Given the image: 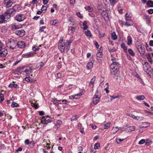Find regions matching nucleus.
<instances>
[{
  "mask_svg": "<svg viewBox=\"0 0 153 153\" xmlns=\"http://www.w3.org/2000/svg\"><path fill=\"white\" fill-rule=\"evenodd\" d=\"M39 48L37 46H34L33 47L32 50L33 51H36L38 50Z\"/></svg>",
  "mask_w": 153,
  "mask_h": 153,
  "instance_id": "54",
  "label": "nucleus"
},
{
  "mask_svg": "<svg viewBox=\"0 0 153 153\" xmlns=\"http://www.w3.org/2000/svg\"><path fill=\"white\" fill-rule=\"evenodd\" d=\"M127 40L128 41L127 45H130L131 44L132 40V38L131 36H128L127 38Z\"/></svg>",
  "mask_w": 153,
  "mask_h": 153,
  "instance_id": "27",
  "label": "nucleus"
},
{
  "mask_svg": "<svg viewBox=\"0 0 153 153\" xmlns=\"http://www.w3.org/2000/svg\"><path fill=\"white\" fill-rule=\"evenodd\" d=\"M135 127L134 126H129L126 128V131L130 132L134 131L135 129Z\"/></svg>",
  "mask_w": 153,
  "mask_h": 153,
  "instance_id": "22",
  "label": "nucleus"
},
{
  "mask_svg": "<svg viewBox=\"0 0 153 153\" xmlns=\"http://www.w3.org/2000/svg\"><path fill=\"white\" fill-rule=\"evenodd\" d=\"M102 16H104L105 15L106 12L104 10L102 11L101 13H100Z\"/></svg>",
  "mask_w": 153,
  "mask_h": 153,
  "instance_id": "62",
  "label": "nucleus"
},
{
  "mask_svg": "<svg viewBox=\"0 0 153 153\" xmlns=\"http://www.w3.org/2000/svg\"><path fill=\"white\" fill-rule=\"evenodd\" d=\"M110 2L112 5H114L116 2V0H109Z\"/></svg>",
  "mask_w": 153,
  "mask_h": 153,
  "instance_id": "56",
  "label": "nucleus"
},
{
  "mask_svg": "<svg viewBox=\"0 0 153 153\" xmlns=\"http://www.w3.org/2000/svg\"><path fill=\"white\" fill-rule=\"evenodd\" d=\"M148 13L149 14L153 13V9H150L148 10Z\"/></svg>",
  "mask_w": 153,
  "mask_h": 153,
  "instance_id": "61",
  "label": "nucleus"
},
{
  "mask_svg": "<svg viewBox=\"0 0 153 153\" xmlns=\"http://www.w3.org/2000/svg\"><path fill=\"white\" fill-rule=\"evenodd\" d=\"M9 87L10 88L14 87L16 88H19V86L17 84L12 83H10L9 85Z\"/></svg>",
  "mask_w": 153,
  "mask_h": 153,
  "instance_id": "35",
  "label": "nucleus"
},
{
  "mask_svg": "<svg viewBox=\"0 0 153 153\" xmlns=\"http://www.w3.org/2000/svg\"><path fill=\"white\" fill-rule=\"evenodd\" d=\"M145 97L143 95L137 96L136 97V99L138 100L141 101L145 99Z\"/></svg>",
  "mask_w": 153,
  "mask_h": 153,
  "instance_id": "28",
  "label": "nucleus"
},
{
  "mask_svg": "<svg viewBox=\"0 0 153 153\" xmlns=\"http://www.w3.org/2000/svg\"><path fill=\"white\" fill-rule=\"evenodd\" d=\"M25 80L27 82H31L34 81V80L32 79L30 77H26L25 78Z\"/></svg>",
  "mask_w": 153,
  "mask_h": 153,
  "instance_id": "40",
  "label": "nucleus"
},
{
  "mask_svg": "<svg viewBox=\"0 0 153 153\" xmlns=\"http://www.w3.org/2000/svg\"><path fill=\"white\" fill-rule=\"evenodd\" d=\"M147 5H149L150 7H153V1H148L147 2Z\"/></svg>",
  "mask_w": 153,
  "mask_h": 153,
  "instance_id": "43",
  "label": "nucleus"
},
{
  "mask_svg": "<svg viewBox=\"0 0 153 153\" xmlns=\"http://www.w3.org/2000/svg\"><path fill=\"white\" fill-rule=\"evenodd\" d=\"M82 92L80 93L79 94H78L76 95H74V96H71L69 97V98L70 99H79L80 97L82 95Z\"/></svg>",
  "mask_w": 153,
  "mask_h": 153,
  "instance_id": "17",
  "label": "nucleus"
},
{
  "mask_svg": "<svg viewBox=\"0 0 153 153\" xmlns=\"http://www.w3.org/2000/svg\"><path fill=\"white\" fill-rule=\"evenodd\" d=\"M7 49L3 48L2 47L0 48V56L4 57L7 54Z\"/></svg>",
  "mask_w": 153,
  "mask_h": 153,
  "instance_id": "7",
  "label": "nucleus"
},
{
  "mask_svg": "<svg viewBox=\"0 0 153 153\" xmlns=\"http://www.w3.org/2000/svg\"><path fill=\"white\" fill-rule=\"evenodd\" d=\"M147 58L149 60V61L150 62L151 64L153 63L152 59L150 55H148L147 56Z\"/></svg>",
  "mask_w": 153,
  "mask_h": 153,
  "instance_id": "53",
  "label": "nucleus"
},
{
  "mask_svg": "<svg viewBox=\"0 0 153 153\" xmlns=\"http://www.w3.org/2000/svg\"><path fill=\"white\" fill-rule=\"evenodd\" d=\"M120 66L118 63L116 64L111 63L110 66V71L111 74L115 75L117 73L120 69Z\"/></svg>",
  "mask_w": 153,
  "mask_h": 153,
  "instance_id": "1",
  "label": "nucleus"
},
{
  "mask_svg": "<svg viewBox=\"0 0 153 153\" xmlns=\"http://www.w3.org/2000/svg\"><path fill=\"white\" fill-rule=\"evenodd\" d=\"M76 15L77 16L80 18L81 19L83 17L81 15V14H80L79 12H77V13H76Z\"/></svg>",
  "mask_w": 153,
  "mask_h": 153,
  "instance_id": "59",
  "label": "nucleus"
},
{
  "mask_svg": "<svg viewBox=\"0 0 153 153\" xmlns=\"http://www.w3.org/2000/svg\"><path fill=\"white\" fill-rule=\"evenodd\" d=\"M16 45L20 48H25L26 46V45L24 41H19L16 43Z\"/></svg>",
  "mask_w": 153,
  "mask_h": 153,
  "instance_id": "8",
  "label": "nucleus"
},
{
  "mask_svg": "<svg viewBox=\"0 0 153 153\" xmlns=\"http://www.w3.org/2000/svg\"><path fill=\"white\" fill-rule=\"evenodd\" d=\"M137 48L140 53L144 54L145 49L143 45L141 44L138 45Z\"/></svg>",
  "mask_w": 153,
  "mask_h": 153,
  "instance_id": "12",
  "label": "nucleus"
},
{
  "mask_svg": "<svg viewBox=\"0 0 153 153\" xmlns=\"http://www.w3.org/2000/svg\"><path fill=\"white\" fill-rule=\"evenodd\" d=\"M85 8L89 12H92L93 9V8L92 7H91L90 6L86 7H85Z\"/></svg>",
  "mask_w": 153,
  "mask_h": 153,
  "instance_id": "41",
  "label": "nucleus"
},
{
  "mask_svg": "<svg viewBox=\"0 0 153 153\" xmlns=\"http://www.w3.org/2000/svg\"><path fill=\"white\" fill-rule=\"evenodd\" d=\"M88 14L89 16L93 18L97 16L96 12H93V13H89Z\"/></svg>",
  "mask_w": 153,
  "mask_h": 153,
  "instance_id": "42",
  "label": "nucleus"
},
{
  "mask_svg": "<svg viewBox=\"0 0 153 153\" xmlns=\"http://www.w3.org/2000/svg\"><path fill=\"white\" fill-rule=\"evenodd\" d=\"M150 123L147 122H144L142 123V127L146 128L149 126Z\"/></svg>",
  "mask_w": 153,
  "mask_h": 153,
  "instance_id": "38",
  "label": "nucleus"
},
{
  "mask_svg": "<svg viewBox=\"0 0 153 153\" xmlns=\"http://www.w3.org/2000/svg\"><path fill=\"white\" fill-rule=\"evenodd\" d=\"M4 4H5L7 7H9L13 4V2L11 0H4Z\"/></svg>",
  "mask_w": 153,
  "mask_h": 153,
  "instance_id": "16",
  "label": "nucleus"
},
{
  "mask_svg": "<svg viewBox=\"0 0 153 153\" xmlns=\"http://www.w3.org/2000/svg\"><path fill=\"white\" fill-rule=\"evenodd\" d=\"M119 129H120L121 131H126V128H124V127H120Z\"/></svg>",
  "mask_w": 153,
  "mask_h": 153,
  "instance_id": "60",
  "label": "nucleus"
},
{
  "mask_svg": "<svg viewBox=\"0 0 153 153\" xmlns=\"http://www.w3.org/2000/svg\"><path fill=\"white\" fill-rule=\"evenodd\" d=\"M21 60H17L13 64V66H15L17 65L20 61Z\"/></svg>",
  "mask_w": 153,
  "mask_h": 153,
  "instance_id": "64",
  "label": "nucleus"
},
{
  "mask_svg": "<svg viewBox=\"0 0 153 153\" xmlns=\"http://www.w3.org/2000/svg\"><path fill=\"white\" fill-rule=\"evenodd\" d=\"M47 9V7L46 6L43 5L42 7L41 8V10L44 13H45L46 11V10Z\"/></svg>",
  "mask_w": 153,
  "mask_h": 153,
  "instance_id": "48",
  "label": "nucleus"
},
{
  "mask_svg": "<svg viewBox=\"0 0 153 153\" xmlns=\"http://www.w3.org/2000/svg\"><path fill=\"white\" fill-rule=\"evenodd\" d=\"M98 52L97 54V57L102 58V51L100 49V50H98Z\"/></svg>",
  "mask_w": 153,
  "mask_h": 153,
  "instance_id": "30",
  "label": "nucleus"
},
{
  "mask_svg": "<svg viewBox=\"0 0 153 153\" xmlns=\"http://www.w3.org/2000/svg\"><path fill=\"white\" fill-rule=\"evenodd\" d=\"M81 28L84 30H87L88 27L87 25V22L85 21L82 23V25H81Z\"/></svg>",
  "mask_w": 153,
  "mask_h": 153,
  "instance_id": "21",
  "label": "nucleus"
},
{
  "mask_svg": "<svg viewBox=\"0 0 153 153\" xmlns=\"http://www.w3.org/2000/svg\"><path fill=\"white\" fill-rule=\"evenodd\" d=\"M13 9L15 10L16 11V10H19L21 9L20 5L19 4H16L13 7Z\"/></svg>",
  "mask_w": 153,
  "mask_h": 153,
  "instance_id": "37",
  "label": "nucleus"
},
{
  "mask_svg": "<svg viewBox=\"0 0 153 153\" xmlns=\"http://www.w3.org/2000/svg\"><path fill=\"white\" fill-rule=\"evenodd\" d=\"M6 21L5 20L3 14L0 15V23H2L5 22Z\"/></svg>",
  "mask_w": 153,
  "mask_h": 153,
  "instance_id": "31",
  "label": "nucleus"
},
{
  "mask_svg": "<svg viewBox=\"0 0 153 153\" xmlns=\"http://www.w3.org/2000/svg\"><path fill=\"white\" fill-rule=\"evenodd\" d=\"M131 15L130 14V13L127 12L125 15V19H131Z\"/></svg>",
  "mask_w": 153,
  "mask_h": 153,
  "instance_id": "32",
  "label": "nucleus"
},
{
  "mask_svg": "<svg viewBox=\"0 0 153 153\" xmlns=\"http://www.w3.org/2000/svg\"><path fill=\"white\" fill-rule=\"evenodd\" d=\"M4 16V19L5 20L6 22L9 21V19L11 16L10 15L8 14L7 13L5 12L3 14Z\"/></svg>",
  "mask_w": 153,
  "mask_h": 153,
  "instance_id": "18",
  "label": "nucleus"
},
{
  "mask_svg": "<svg viewBox=\"0 0 153 153\" xmlns=\"http://www.w3.org/2000/svg\"><path fill=\"white\" fill-rule=\"evenodd\" d=\"M25 19V16L22 14H19L16 16L15 19L17 21L21 22L23 21Z\"/></svg>",
  "mask_w": 153,
  "mask_h": 153,
  "instance_id": "6",
  "label": "nucleus"
},
{
  "mask_svg": "<svg viewBox=\"0 0 153 153\" xmlns=\"http://www.w3.org/2000/svg\"><path fill=\"white\" fill-rule=\"evenodd\" d=\"M93 64L92 62H89L87 64V69L88 70L91 69L93 67Z\"/></svg>",
  "mask_w": 153,
  "mask_h": 153,
  "instance_id": "25",
  "label": "nucleus"
},
{
  "mask_svg": "<svg viewBox=\"0 0 153 153\" xmlns=\"http://www.w3.org/2000/svg\"><path fill=\"white\" fill-rule=\"evenodd\" d=\"M100 100V95L98 92H96L93 98V102L94 104H97Z\"/></svg>",
  "mask_w": 153,
  "mask_h": 153,
  "instance_id": "4",
  "label": "nucleus"
},
{
  "mask_svg": "<svg viewBox=\"0 0 153 153\" xmlns=\"http://www.w3.org/2000/svg\"><path fill=\"white\" fill-rule=\"evenodd\" d=\"M6 45L7 47L14 49L16 46V43L13 40H9L6 42Z\"/></svg>",
  "mask_w": 153,
  "mask_h": 153,
  "instance_id": "2",
  "label": "nucleus"
},
{
  "mask_svg": "<svg viewBox=\"0 0 153 153\" xmlns=\"http://www.w3.org/2000/svg\"><path fill=\"white\" fill-rule=\"evenodd\" d=\"M68 31L69 33H73L75 31V28L72 27H70L68 28Z\"/></svg>",
  "mask_w": 153,
  "mask_h": 153,
  "instance_id": "26",
  "label": "nucleus"
},
{
  "mask_svg": "<svg viewBox=\"0 0 153 153\" xmlns=\"http://www.w3.org/2000/svg\"><path fill=\"white\" fill-rule=\"evenodd\" d=\"M121 47L123 49L125 52H127V47L125 46V44L124 43H122L121 44Z\"/></svg>",
  "mask_w": 153,
  "mask_h": 153,
  "instance_id": "33",
  "label": "nucleus"
},
{
  "mask_svg": "<svg viewBox=\"0 0 153 153\" xmlns=\"http://www.w3.org/2000/svg\"><path fill=\"white\" fill-rule=\"evenodd\" d=\"M85 35L88 37H91L92 36L91 33L89 30L86 31L85 32Z\"/></svg>",
  "mask_w": 153,
  "mask_h": 153,
  "instance_id": "34",
  "label": "nucleus"
},
{
  "mask_svg": "<svg viewBox=\"0 0 153 153\" xmlns=\"http://www.w3.org/2000/svg\"><path fill=\"white\" fill-rule=\"evenodd\" d=\"M100 146V144L99 143H95L94 146V149H99V148Z\"/></svg>",
  "mask_w": 153,
  "mask_h": 153,
  "instance_id": "52",
  "label": "nucleus"
},
{
  "mask_svg": "<svg viewBox=\"0 0 153 153\" xmlns=\"http://www.w3.org/2000/svg\"><path fill=\"white\" fill-rule=\"evenodd\" d=\"M19 106V105L14 102H13L11 104V106L13 107H16Z\"/></svg>",
  "mask_w": 153,
  "mask_h": 153,
  "instance_id": "45",
  "label": "nucleus"
},
{
  "mask_svg": "<svg viewBox=\"0 0 153 153\" xmlns=\"http://www.w3.org/2000/svg\"><path fill=\"white\" fill-rule=\"evenodd\" d=\"M44 65V63L42 62H41L39 63L37 65V68H40Z\"/></svg>",
  "mask_w": 153,
  "mask_h": 153,
  "instance_id": "50",
  "label": "nucleus"
},
{
  "mask_svg": "<svg viewBox=\"0 0 153 153\" xmlns=\"http://www.w3.org/2000/svg\"><path fill=\"white\" fill-rule=\"evenodd\" d=\"M119 96H110V97L111 98L110 99V100L109 101V102L112 101L113 99H114L116 98H119Z\"/></svg>",
  "mask_w": 153,
  "mask_h": 153,
  "instance_id": "49",
  "label": "nucleus"
},
{
  "mask_svg": "<svg viewBox=\"0 0 153 153\" xmlns=\"http://www.w3.org/2000/svg\"><path fill=\"white\" fill-rule=\"evenodd\" d=\"M22 69L24 70L23 72L27 74H30L32 72V69L31 67H27L26 68L22 67Z\"/></svg>",
  "mask_w": 153,
  "mask_h": 153,
  "instance_id": "11",
  "label": "nucleus"
},
{
  "mask_svg": "<svg viewBox=\"0 0 153 153\" xmlns=\"http://www.w3.org/2000/svg\"><path fill=\"white\" fill-rule=\"evenodd\" d=\"M152 143V142L150 139H147L145 144L146 145L148 146L151 144Z\"/></svg>",
  "mask_w": 153,
  "mask_h": 153,
  "instance_id": "47",
  "label": "nucleus"
},
{
  "mask_svg": "<svg viewBox=\"0 0 153 153\" xmlns=\"http://www.w3.org/2000/svg\"><path fill=\"white\" fill-rule=\"evenodd\" d=\"M119 130V128L117 127H112L111 133V134H114L116 133Z\"/></svg>",
  "mask_w": 153,
  "mask_h": 153,
  "instance_id": "23",
  "label": "nucleus"
},
{
  "mask_svg": "<svg viewBox=\"0 0 153 153\" xmlns=\"http://www.w3.org/2000/svg\"><path fill=\"white\" fill-rule=\"evenodd\" d=\"M58 47L59 50L62 52L65 51V43L63 42V39H60L59 42Z\"/></svg>",
  "mask_w": 153,
  "mask_h": 153,
  "instance_id": "3",
  "label": "nucleus"
},
{
  "mask_svg": "<svg viewBox=\"0 0 153 153\" xmlns=\"http://www.w3.org/2000/svg\"><path fill=\"white\" fill-rule=\"evenodd\" d=\"M126 22H124L121 21L123 25L127 26H129L133 25V22L131 19H126Z\"/></svg>",
  "mask_w": 153,
  "mask_h": 153,
  "instance_id": "10",
  "label": "nucleus"
},
{
  "mask_svg": "<svg viewBox=\"0 0 153 153\" xmlns=\"http://www.w3.org/2000/svg\"><path fill=\"white\" fill-rule=\"evenodd\" d=\"M96 78V76H94L89 83V86L91 88H93L94 86V83L95 81Z\"/></svg>",
  "mask_w": 153,
  "mask_h": 153,
  "instance_id": "19",
  "label": "nucleus"
},
{
  "mask_svg": "<svg viewBox=\"0 0 153 153\" xmlns=\"http://www.w3.org/2000/svg\"><path fill=\"white\" fill-rule=\"evenodd\" d=\"M149 63L146 62H145L143 64V68L144 71H147L148 70V68L149 67Z\"/></svg>",
  "mask_w": 153,
  "mask_h": 153,
  "instance_id": "24",
  "label": "nucleus"
},
{
  "mask_svg": "<svg viewBox=\"0 0 153 153\" xmlns=\"http://www.w3.org/2000/svg\"><path fill=\"white\" fill-rule=\"evenodd\" d=\"M128 52L129 54L131 56H134V53L133 51L131 49H129L128 50Z\"/></svg>",
  "mask_w": 153,
  "mask_h": 153,
  "instance_id": "44",
  "label": "nucleus"
},
{
  "mask_svg": "<svg viewBox=\"0 0 153 153\" xmlns=\"http://www.w3.org/2000/svg\"><path fill=\"white\" fill-rule=\"evenodd\" d=\"M61 100H59L58 101L56 99H53L51 100L54 104L56 105H58L59 104V102Z\"/></svg>",
  "mask_w": 153,
  "mask_h": 153,
  "instance_id": "39",
  "label": "nucleus"
},
{
  "mask_svg": "<svg viewBox=\"0 0 153 153\" xmlns=\"http://www.w3.org/2000/svg\"><path fill=\"white\" fill-rule=\"evenodd\" d=\"M128 116H130L132 118H133L135 119H139V117H138V116H136L134 115L133 114H129Z\"/></svg>",
  "mask_w": 153,
  "mask_h": 153,
  "instance_id": "46",
  "label": "nucleus"
},
{
  "mask_svg": "<svg viewBox=\"0 0 153 153\" xmlns=\"http://www.w3.org/2000/svg\"><path fill=\"white\" fill-rule=\"evenodd\" d=\"M22 26L20 24H14L12 25V30H16L22 27Z\"/></svg>",
  "mask_w": 153,
  "mask_h": 153,
  "instance_id": "20",
  "label": "nucleus"
},
{
  "mask_svg": "<svg viewBox=\"0 0 153 153\" xmlns=\"http://www.w3.org/2000/svg\"><path fill=\"white\" fill-rule=\"evenodd\" d=\"M51 121V119L48 117H43L41 119V123L45 124H46L48 123H50Z\"/></svg>",
  "mask_w": 153,
  "mask_h": 153,
  "instance_id": "5",
  "label": "nucleus"
},
{
  "mask_svg": "<svg viewBox=\"0 0 153 153\" xmlns=\"http://www.w3.org/2000/svg\"><path fill=\"white\" fill-rule=\"evenodd\" d=\"M34 55V53H33L32 52H30L24 54H23L22 55V57L24 58H29L30 57Z\"/></svg>",
  "mask_w": 153,
  "mask_h": 153,
  "instance_id": "14",
  "label": "nucleus"
},
{
  "mask_svg": "<svg viewBox=\"0 0 153 153\" xmlns=\"http://www.w3.org/2000/svg\"><path fill=\"white\" fill-rule=\"evenodd\" d=\"M111 36L112 39L114 40H116L117 39V36L116 33L114 32H113L111 34Z\"/></svg>",
  "mask_w": 153,
  "mask_h": 153,
  "instance_id": "36",
  "label": "nucleus"
},
{
  "mask_svg": "<svg viewBox=\"0 0 153 153\" xmlns=\"http://www.w3.org/2000/svg\"><path fill=\"white\" fill-rule=\"evenodd\" d=\"M15 33L16 35L20 37L23 36L25 34V31L23 30H17Z\"/></svg>",
  "mask_w": 153,
  "mask_h": 153,
  "instance_id": "15",
  "label": "nucleus"
},
{
  "mask_svg": "<svg viewBox=\"0 0 153 153\" xmlns=\"http://www.w3.org/2000/svg\"><path fill=\"white\" fill-rule=\"evenodd\" d=\"M111 125V123L110 122H108L106 124L102 125L101 126V128L102 130L108 129L110 127Z\"/></svg>",
  "mask_w": 153,
  "mask_h": 153,
  "instance_id": "13",
  "label": "nucleus"
},
{
  "mask_svg": "<svg viewBox=\"0 0 153 153\" xmlns=\"http://www.w3.org/2000/svg\"><path fill=\"white\" fill-rule=\"evenodd\" d=\"M11 16H13L16 13L15 10L13 8H8L5 12Z\"/></svg>",
  "mask_w": 153,
  "mask_h": 153,
  "instance_id": "9",
  "label": "nucleus"
},
{
  "mask_svg": "<svg viewBox=\"0 0 153 153\" xmlns=\"http://www.w3.org/2000/svg\"><path fill=\"white\" fill-rule=\"evenodd\" d=\"M145 142V141L144 139H142L138 142V144L140 145L142 144Z\"/></svg>",
  "mask_w": 153,
  "mask_h": 153,
  "instance_id": "58",
  "label": "nucleus"
},
{
  "mask_svg": "<svg viewBox=\"0 0 153 153\" xmlns=\"http://www.w3.org/2000/svg\"><path fill=\"white\" fill-rule=\"evenodd\" d=\"M52 24L53 25L58 26V22L56 20L53 21Z\"/></svg>",
  "mask_w": 153,
  "mask_h": 153,
  "instance_id": "51",
  "label": "nucleus"
},
{
  "mask_svg": "<svg viewBox=\"0 0 153 153\" xmlns=\"http://www.w3.org/2000/svg\"><path fill=\"white\" fill-rule=\"evenodd\" d=\"M56 123L58 125H60L62 124V122L60 120H58L56 121Z\"/></svg>",
  "mask_w": 153,
  "mask_h": 153,
  "instance_id": "63",
  "label": "nucleus"
},
{
  "mask_svg": "<svg viewBox=\"0 0 153 153\" xmlns=\"http://www.w3.org/2000/svg\"><path fill=\"white\" fill-rule=\"evenodd\" d=\"M103 8V6L102 4H99L97 7L98 9L99 10V11L100 13H101L102 11Z\"/></svg>",
  "mask_w": 153,
  "mask_h": 153,
  "instance_id": "29",
  "label": "nucleus"
},
{
  "mask_svg": "<svg viewBox=\"0 0 153 153\" xmlns=\"http://www.w3.org/2000/svg\"><path fill=\"white\" fill-rule=\"evenodd\" d=\"M124 139H116V142L117 143H119L120 142H122L124 140Z\"/></svg>",
  "mask_w": 153,
  "mask_h": 153,
  "instance_id": "57",
  "label": "nucleus"
},
{
  "mask_svg": "<svg viewBox=\"0 0 153 153\" xmlns=\"http://www.w3.org/2000/svg\"><path fill=\"white\" fill-rule=\"evenodd\" d=\"M0 98L1 99V100L0 101V102H1L2 101L4 100V96L3 94L2 93L0 94Z\"/></svg>",
  "mask_w": 153,
  "mask_h": 153,
  "instance_id": "55",
  "label": "nucleus"
}]
</instances>
